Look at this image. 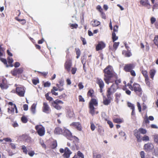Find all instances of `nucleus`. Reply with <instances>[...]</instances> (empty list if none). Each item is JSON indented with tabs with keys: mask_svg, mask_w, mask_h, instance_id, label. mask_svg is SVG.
Returning <instances> with one entry per match:
<instances>
[{
	"mask_svg": "<svg viewBox=\"0 0 158 158\" xmlns=\"http://www.w3.org/2000/svg\"><path fill=\"white\" fill-rule=\"evenodd\" d=\"M148 0H141L140 1V3L143 6H145L147 3Z\"/></svg>",
	"mask_w": 158,
	"mask_h": 158,
	"instance_id": "obj_35",
	"label": "nucleus"
},
{
	"mask_svg": "<svg viewBox=\"0 0 158 158\" xmlns=\"http://www.w3.org/2000/svg\"><path fill=\"white\" fill-rule=\"evenodd\" d=\"M0 60L2 62H3L6 65V66L7 67H8V65H7V61H6V60L5 59H3V58H0Z\"/></svg>",
	"mask_w": 158,
	"mask_h": 158,
	"instance_id": "obj_43",
	"label": "nucleus"
},
{
	"mask_svg": "<svg viewBox=\"0 0 158 158\" xmlns=\"http://www.w3.org/2000/svg\"><path fill=\"white\" fill-rule=\"evenodd\" d=\"M100 23L99 21L96 20H95L94 21L91 22L92 25L94 27H96L98 26L100 24Z\"/></svg>",
	"mask_w": 158,
	"mask_h": 158,
	"instance_id": "obj_19",
	"label": "nucleus"
},
{
	"mask_svg": "<svg viewBox=\"0 0 158 158\" xmlns=\"http://www.w3.org/2000/svg\"><path fill=\"white\" fill-rule=\"evenodd\" d=\"M97 82L99 85L100 88H103L104 86V84L103 81L102 79L98 78H97Z\"/></svg>",
	"mask_w": 158,
	"mask_h": 158,
	"instance_id": "obj_14",
	"label": "nucleus"
},
{
	"mask_svg": "<svg viewBox=\"0 0 158 158\" xmlns=\"http://www.w3.org/2000/svg\"><path fill=\"white\" fill-rule=\"evenodd\" d=\"M135 136L136 137L137 139V141L139 142H140L142 140V137L140 135V133L137 132V133H135Z\"/></svg>",
	"mask_w": 158,
	"mask_h": 158,
	"instance_id": "obj_16",
	"label": "nucleus"
},
{
	"mask_svg": "<svg viewBox=\"0 0 158 158\" xmlns=\"http://www.w3.org/2000/svg\"><path fill=\"white\" fill-rule=\"evenodd\" d=\"M28 154L30 156L32 157L35 154V152L33 151H31L28 152Z\"/></svg>",
	"mask_w": 158,
	"mask_h": 158,
	"instance_id": "obj_54",
	"label": "nucleus"
},
{
	"mask_svg": "<svg viewBox=\"0 0 158 158\" xmlns=\"http://www.w3.org/2000/svg\"><path fill=\"white\" fill-rule=\"evenodd\" d=\"M90 127L91 130L92 131H94L95 129V126L92 123H91V126Z\"/></svg>",
	"mask_w": 158,
	"mask_h": 158,
	"instance_id": "obj_47",
	"label": "nucleus"
},
{
	"mask_svg": "<svg viewBox=\"0 0 158 158\" xmlns=\"http://www.w3.org/2000/svg\"><path fill=\"white\" fill-rule=\"evenodd\" d=\"M36 107V105L35 104H33L31 106V111L33 114H35V113Z\"/></svg>",
	"mask_w": 158,
	"mask_h": 158,
	"instance_id": "obj_20",
	"label": "nucleus"
},
{
	"mask_svg": "<svg viewBox=\"0 0 158 158\" xmlns=\"http://www.w3.org/2000/svg\"><path fill=\"white\" fill-rule=\"evenodd\" d=\"M105 44L103 42H100L99 43L96 47V49L97 51L102 50V48L105 47Z\"/></svg>",
	"mask_w": 158,
	"mask_h": 158,
	"instance_id": "obj_11",
	"label": "nucleus"
},
{
	"mask_svg": "<svg viewBox=\"0 0 158 158\" xmlns=\"http://www.w3.org/2000/svg\"><path fill=\"white\" fill-rule=\"evenodd\" d=\"M74 114L73 112V111H68V115L70 117L73 116Z\"/></svg>",
	"mask_w": 158,
	"mask_h": 158,
	"instance_id": "obj_46",
	"label": "nucleus"
},
{
	"mask_svg": "<svg viewBox=\"0 0 158 158\" xmlns=\"http://www.w3.org/2000/svg\"><path fill=\"white\" fill-rule=\"evenodd\" d=\"M154 148L153 144L150 143L145 144L144 149L147 152H151Z\"/></svg>",
	"mask_w": 158,
	"mask_h": 158,
	"instance_id": "obj_7",
	"label": "nucleus"
},
{
	"mask_svg": "<svg viewBox=\"0 0 158 158\" xmlns=\"http://www.w3.org/2000/svg\"><path fill=\"white\" fill-rule=\"evenodd\" d=\"M35 128L37 130L38 134L40 136H43L44 135L45 128L41 125H36L35 127Z\"/></svg>",
	"mask_w": 158,
	"mask_h": 158,
	"instance_id": "obj_3",
	"label": "nucleus"
},
{
	"mask_svg": "<svg viewBox=\"0 0 158 158\" xmlns=\"http://www.w3.org/2000/svg\"><path fill=\"white\" fill-rule=\"evenodd\" d=\"M119 42H114L113 45V48L115 50H116L118 47L119 45Z\"/></svg>",
	"mask_w": 158,
	"mask_h": 158,
	"instance_id": "obj_29",
	"label": "nucleus"
},
{
	"mask_svg": "<svg viewBox=\"0 0 158 158\" xmlns=\"http://www.w3.org/2000/svg\"><path fill=\"white\" fill-rule=\"evenodd\" d=\"M46 99L49 101H51L53 99V98L49 96L48 93L46 94L45 95Z\"/></svg>",
	"mask_w": 158,
	"mask_h": 158,
	"instance_id": "obj_30",
	"label": "nucleus"
},
{
	"mask_svg": "<svg viewBox=\"0 0 158 158\" xmlns=\"http://www.w3.org/2000/svg\"><path fill=\"white\" fill-rule=\"evenodd\" d=\"M11 73L14 76H15L18 74L17 71V69H14L13 71L11 72Z\"/></svg>",
	"mask_w": 158,
	"mask_h": 158,
	"instance_id": "obj_34",
	"label": "nucleus"
},
{
	"mask_svg": "<svg viewBox=\"0 0 158 158\" xmlns=\"http://www.w3.org/2000/svg\"><path fill=\"white\" fill-rule=\"evenodd\" d=\"M22 121L24 123H26L27 121L26 118L24 116L22 117L21 118Z\"/></svg>",
	"mask_w": 158,
	"mask_h": 158,
	"instance_id": "obj_44",
	"label": "nucleus"
},
{
	"mask_svg": "<svg viewBox=\"0 0 158 158\" xmlns=\"http://www.w3.org/2000/svg\"><path fill=\"white\" fill-rule=\"evenodd\" d=\"M17 71L18 74L21 73L23 71V69L21 68L17 69Z\"/></svg>",
	"mask_w": 158,
	"mask_h": 158,
	"instance_id": "obj_59",
	"label": "nucleus"
},
{
	"mask_svg": "<svg viewBox=\"0 0 158 158\" xmlns=\"http://www.w3.org/2000/svg\"><path fill=\"white\" fill-rule=\"evenodd\" d=\"M112 38L113 41L114 42L118 39V37L116 36L115 33L114 32H113L112 33Z\"/></svg>",
	"mask_w": 158,
	"mask_h": 158,
	"instance_id": "obj_22",
	"label": "nucleus"
},
{
	"mask_svg": "<svg viewBox=\"0 0 158 158\" xmlns=\"http://www.w3.org/2000/svg\"><path fill=\"white\" fill-rule=\"evenodd\" d=\"M154 141L156 143L158 144V135H155L154 136Z\"/></svg>",
	"mask_w": 158,
	"mask_h": 158,
	"instance_id": "obj_36",
	"label": "nucleus"
},
{
	"mask_svg": "<svg viewBox=\"0 0 158 158\" xmlns=\"http://www.w3.org/2000/svg\"><path fill=\"white\" fill-rule=\"evenodd\" d=\"M90 108V113L93 115L94 114V106H89Z\"/></svg>",
	"mask_w": 158,
	"mask_h": 158,
	"instance_id": "obj_24",
	"label": "nucleus"
},
{
	"mask_svg": "<svg viewBox=\"0 0 158 158\" xmlns=\"http://www.w3.org/2000/svg\"><path fill=\"white\" fill-rule=\"evenodd\" d=\"M142 140L143 141H148L149 140V137L148 136L145 135L143 137H142Z\"/></svg>",
	"mask_w": 158,
	"mask_h": 158,
	"instance_id": "obj_38",
	"label": "nucleus"
},
{
	"mask_svg": "<svg viewBox=\"0 0 158 158\" xmlns=\"http://www.w3.org/2000/svg\"><path fill=\"white\" fill-rule=\"evenodd\" d=\"M8 62L9 64H11L13 62V59L10 57L8 58Z\"/></svg>",
	"mask_w": 158,
	"mask_h": 158,
	"instance_id": "obj_50",
	"label": "nucleus"
},
{
	"mask_svg": "<svg viewBox=\"0 0 158 158\" xmlns=\"http://www.w3.org/2000/svg\"><path fill=\"white\" fill-rule=\"evenodd\" d=\"M79 99L80 102H84L85 101L84 98L81 95L79 96Z\"/></svg>",
	"mask_w": 158,
	"mask_h": 158,
	"instance_id": "obj_49",
	"label": "nucleus"
},
{
	"mask_svg": "<svg viewBox=\"0 0 158 158\" xmlns=\"http://www.w3.org/2000/svg\"><path fill=\"white\" fill-rule=\"evenodd\" d=\"M104 80L107 84H109V81L111 78L115 76V73L112 67L110 66H108L104 69Z\"/></svg>",
	"mask_w": 158,
	"mask_h": 158,
	"instance_id": "obj_1",
	"label": "nucleus"
},
{
	"mask_svg": "<svg viewBox=\"0 0 158 158\" xmlns=\"http://www.w3.org/2000/svg\"><path fill=\"white\" fill-rule=\"evenodd\" d=\"M63 130H62L59 127H56L54 131V132L56 134H60L61 133H63Z\"/></svg>",
	"mask_w": 158,
	"mask_h": 158,
	"instance_id": "obj_17",
	"label": "nucleus"
},
{
	"mask_svg": "<svg viewBox=\"0 0 158 158\" xmlns=\"http://www.w3.org/2000/svg\"><path fill=\"white\" fill-rule=\"evenodd\" d=\"M117 89V85L114 84H113L107 90V97L109 98V97L111 94H113L115 91Z\"/></svg>",
	"mask_w": 158,
	"mask_h": 158,
	"instance_id": "obj_4",
	"label": "nucleus"
},
{
	"mask_svg": "<svg viewBox=\"0 0 158 158\" xmlns=\"http://www.w3.org/2000/svg\"><path fill=\"white\" fill-rule=\"evenodd\" d=\"M77 70V68H72L71 72L73 74H74L76 73V71Z\"/></svg>",
	"mask_w": 158,
	"mask_h": 158,
	"instance_id": "obj_53",
	"label": "nucleus"
},
{
	"mask_svg": "<svg viewBox=\"0 0 158 158\" xmlns=\"http://www.w3.org/2000/svg\"><path fill=\"white\" fill-rule=\"evenodd\" d=\"M60 152L62 153L64 152V154L63 156L65 158H69L70 155L72 153V152L67 148H65L64 150L63 149L60 148Z\"/></svg>",
	"mask_w": 158,
	"mask_h": 158,
	"instance_id": "obj_5",
	"label": "nucleus"
},
{
	"mask_svg": "<svg viewBox=\"0 0 158 158\" xmlns=\"http://www.w3.org/2000/svg\"><path fill=\"white\" fill-rule=\"evenodd\" d=\"M135 67L134 65L133 64H126L124 67V70L127 72H129Z\"/></svg>",
	"mask_w": 158,
	"mask_h": 158,
	"instance_id": "obj_9",
	"label": "nucleus"
},
{
	"mask_svg": "<svg viewBox=\"0 0 158 158\" xmlns=\"http://www.w3.org/2000/svg\"><path fill=\"white\" fill-rule=\"evenodd\" d=\"M24 110H27L28 109V105L27 104H25L23 106Z\"/></svg>",
	"mask_w": 158,
	"mask_h": 158,
	"instance_id": "obj_62",
	"label": "nucleus"
},
{
	"mask_svg": "<svg viewBox=\"0 0 158 158\" xmlns=\"http://www.w3.org/2000/svg\"><path fill=\"white\" fill-rule=\"evenodd\" d=\"M71 27H72V29H73L74 28H77V25L75 24H72L71 25Z\"/></svg>",
	"mask_w": 158,
	"mask_h": 158,
	"instance_id": "obj_60",
	"label": "nucleus"
},
{
	"mask_svg": "<svg viewBox=\"0 0 158 158\" xmlns=\"http://www.w3.org/2000/svg\"><path fill=\"white\" fill-rule=\"evenodd\" d=\"M137 106H138V109L139 110V112H141V106L140 105V103L139 102H137Z\"/></svg>",
	"mask_w": 158,
	"mask_h": 158,
	"instance_id": "obj_61",
	"label": "nucleus"
},
{
	"mask_svg": "<svg viewBox=\"0 0 158 158\" xmlns=\"http://www.w3.org/2000/svg\"><path fill=\"white\" fill-rule=\"evenodd\" d=\"M71 125L75 127L79 131H81V126L79 123L73 122L71 124Z\"/></svg>",
	"mask_w": 158,
	"mask_h": 158,
	"instance_id": "obj_12",
	"label": "nucleus"
},
{
	"mask_svg": "<svg viewBox=\"0 0 158 158\" xmlns=\"http://www.w3.org/2000/svg\"><path fill=\"white\" fill-rule=\"evenodd\" d=\"M22 150H23V152L26 154L27 153V150L26 147L24 146H23L22 147Z\"/></svg>",
	"mask_w": 158,
	"mask_h": 158,
	"instance_id": "obj_39",
	"label": "nucleus"
},
{
	"mask_svg": "<svg viewBox=\"0 0 158 158\" xmlns=\"http://www.w3.org/2000/svg\"><path fill=\"white\" fill-rule=\"evenodd\" d=\"M63 102L61 100L57 99L52 103V106L57 110H60L62 108V106L60 104H63Z\"/></svg>",
	"mask_w": 158,
	"mask_h": 158,
	"instance_id": "obj_2",
	"label": "nucleus"
},
{
	"mask_svg": "<svg viewBox=\"0 0 158 158\" xmlns=\"http://www.w3.org/2000/svg\"><path fill=\"white\" fill-rule=\"evenodd\" d=\"M4 52V49L0 45V57L3 55Z\"/></svg>",
	"mask_w": 158,
	"mask_h": 158,
	"instance_id": "obj_40",
	"label": "nucleus"
},
{
	"mask_svg": "<svg viewBox=\"0 0 158 158\" xmlns=\"http://www.w3.org/2000/svg\"><path fill=\"white\" fill-rule=\"evenodd\" d=\"M127 106L131 108V109H135V107L134 105L130 102H127Z\"/></svg>",
	"mask_w": 158,
	"mask_h": 158,
	"instance_id": "obj_32",
	"label": "nucleus"
},
{
	"mask_svg": "<svg viewBox=\"0 0 158 158\" xmlns=\"http://www.w3.org/2000/svg\"><path fill=\"white\" fill-rule=\"evenodd\" d=\"M130 73L131 75L133 76H135L136 75L135 73V71L133 70H131L130 71Z\"/></svg>",
	"mask_w": 158,
	"mask_h": 158,
	"instance_id": "obj_55",
	"label": "nucleus"
},
{
	"mask_svg": "<svg viewBox=\"0 0 158 158\" xmlns=\"http://www.w3.org/2000/svg\"><path fill=\"white\" fill-rule=\"evenodd\" d=\"M101 155L99 154H97L95 152H93V158H100Z\"/></svg>",
	"mask_w": 158,
	"mask_h": 158,
	"instance_id": "obj_27",
	"label": "nucleus"
},
{
	"mask_svg": "<svg viewBox=\"0 0 158 158\" xmlns=\"http://www.w3.org/2000/svg\"><path fill=\"white\" fill-rule=\"evenodd\" d=\"M72 66V62L71 60H66L64 64L65 69L69 72L70 70V68Z\"/></svg>",
	"mask_w": 158,
	"mask_h": 158,
	"instance_id": "obj_8",
	"label": "nucleus"
},
{
	"mask_svg": "<svg viewBox=\"0 0 158 158\" xmlns=\"http://www.w3.org/2000/svg\"><path fill=\"white\" fill-rule=\"evenodd\" d=\"M50 110V108L49 106L47 103L44 102L43 103V111L44 112L48 113V111Z\"/></svg>",
	"mask_w": 158,
	"mask_h": 158,
	"instance_id": "obj_13",
	"label": "nucleus"
},
{
	"mask_svg": "<svg viewBox=\"0 0 158 158\" xmlns=\"http://www.w3.org/2000/svg\"><path fill=\"white\" fill-rule=\"evenodd\" d=\"M154 42L156 45L158 46V35L155 36L154 40Z\"/></svg>",
	"mask_w": 158,
	"mask_h": 158,
	"instance_id": "obj_26",
	"label": "nucleus"
},
{
	"mask_svg": "<svg viewBox=\"0 0 158 158\" xmlns=\"http://www.w3.org/2000/svg\"><path fill=\"white\" fill-rule=\"evenodd\" d=\"M78 86L79 87V88L81 89H83L84 87L83 85H82L81 82H80L79 83Z\"/></svg>",
	"mask_w": 158,
	"mask_h": 158,
	"instance_id": "obj_56",
	"label": "nucleus"
},
{
	"mask_svg": "<svg viewBox=\"0 0 158 158\" xmlns=\"http://www.w3.org/2000/svg\"><path fill=\"white\" fill-rule=\"evenodd\" d=\"M156 19L154 17H152L151 19V23L152 24H153L156 21Z\"/></svg>",
	"mask_w": 158,
	"mask_h": 158,
	"instance_id": "obj_58",
	"label": "nucleus"
},
{
	"mask_svg": "<svg viewBox=\"0 0 158 158\" xmlns=\"http://www.w3.org/2000/svg\"><path fill=\"white\" fill-rule=\"evenodd\" d=\"M156 72V71L154 69H152L150 70V75L151 78L153 79L154 77V76L155 74V73Z\"/></svg>",
	"mask_w": 158,
	"mask_h": 158,
	"instance_id": "obj_21",
	"label": "nucleus"
},
{
	"mask_svg": "<svg viewBox=\"0 0 158 158\" xmlns=\"http://www.w3.org/2000/svg\"><path fill=\"white\" fill-rule=\"evenodd\" d=\"M134 90L136 92H140L141 91V89L140 85L137 83H135L134 84Z\"/></svg>",
	"mask_w": 158,
	"mask_h": 158,
	"instance_id": "obj_10",
	"label": "nucleus"
},
{
	"mask_svg": "<svg viewBox=\"0 0 158 158\" xmlns=\"http://www.w3.org/2000/svg\"><path fill=\"white\" fill-rule=\"evenodd\" d=\"M154 153L155 155L157 156L158 155V149H155L154 150Z\"/></svg>",
	"mask_w": 158,
	"mask_h": 158,
	"instance_id": "obj_63",
	"label": "nucleus"
},
{
	"mask_svg": "<svg viewBox=\"0 0 158 158\" xmlns=\"http://www.w3.org/2000/svg\"><path fill=\"white\" fill-rule=\"evenodd\" d=\"M144 121L146 123H149L148 116H146V118L144 119Z\"/></svg>",
	"mask_w": 158,
	"mask_h": 158,
	"instance_id": "obj_64",
	"label": "nucleus"
},
{
	"mask_svg": "<svg viewBox=\"0 0 158 158\" xmlns=\"http://www.w3.org/2000/svg\"><path fill=\"white\" fill-rule=\"evenodd\" d=\"M139 132L143 134H144L146 133L147 131L146 130L140 128L139 129Z\"/></svg>",
	"mask_w": 158,
	"mask_h": 158,
	"instance_id": "obj_28",
	"label": "nucleus"
},
{
	"mask_svg": "<svg viewBox=\"0 0 158 158\" xmlns=\"http://www.w3.org/2000/svg\"><path fill=\"white\" fill-rule=\"evenodd\" d=\"M16 93L20 97H23L25 90L23 87H17L16 88Z\"/></svg>",
	"mask_w": 158,
	"mask_h": 158,
	"instance_id": "obj_6",
	"label": "nucleus"
},
{
	"mask_svg": "<svg viewBox=\"0 0 158 158\" xmlns=\"http://www.w3.org/2000/svg\"><path fill=\"white\" fill-rule=\"evenodd\" d=\"M114 121L116 123H120L122 122V121L119 118H116L114 119Z\"/></svg>",
	"mask_w": 158,
	"mask_h": 158,
	"instance_id": "obj_33",
	"label": "nucleus"
},
{
	"mask_svg": "<svg viewBox=\"0 0 158 158\" xmlns=\"http://www.w3.org/2000/svg\"><path fill=\"white\" fill-rule=\"evenodd\" d=\"M98 104L97 100L95 99H92L89 102V106H94V105L96 106Z\"/></svg>",
	"mask_w": 158,
	"mask_h": 158,
	"instance_id": "obj_18",
	"label": "nucleus"
},
{
	"mask_svg": "<svg viewBox=\"0 0 158 158\" xmlns=\"http://www.w3.org/2000/svg\"><path fill=\"white\" fill-rule=\"evenodd\" d=\"M76 53L77 55V56H76V58L77 59H78L80 56L81 54V52L80 50L79 49H76Z\"/></svg>",
	"mask_w": 158,
	"mask_h": 158,
	"instance_id": "obj_31",
	"label": "nucleus"
},
{
	"mask_svg": "<svg viewBox=\"0 0 158 158\" xmlns=\"http://www.w3.org/2000/svg\"><path fill=\"white\" fill-rule=\"evenodd\" d=\"M57 146V142L56 141H54L52 143L51 146V148L52 149H54Z\"/></svg>",
	"mask_w": 158,
	"mask_h": 158,
	"instance_id": "obj_25",
	"label": "nucleus"
},
{
	"mask_svg": "<svg viewBox=\"0 0 158 158\" xmlns=\"http://www.w3.org/2000/svg\"><path fill=\"white\" fill-rule=\"evenodd\" d=\"M107 123L109 125V126L110 128H112L113 127V125L112 123L110 121H107Z\"/></svg>",
	"mask_w": 158,
	"mask_h": 158,
	"instance_id": "obj_51",
	"label": "nucleus"
},
{
	"mask_svg": "<svg viewBox=\"0 0 158 158\" xmlns=\"http://www.w3.org/2000/svg\"><path fill=\"white\" fill-rule=\"evenodd\" d=\"M81 40L82 41V42H83V45H85L86 44V40L85 38H83L82 37H81Z\"/></svg>",
	"mask_w": 158,
	"mask_h": 158,
	"instance_id": "obj_57",
	"label": "nucleus"
},
{
	"mask_svg": "<svg viewBox=\"0 0 158 158\" xmlns=\"http://www.w3.org/2000/svg\"><path fill=\"white\" fill-rule=\"evenodd\" d=\"M59 84H56V86L59 88H60L61 87L63 86L64 84V81L62 80H60L59 81Z\"/></svg>",
	"mask_w": 158,
	"mask_h": 158,
	"instance_id": "obj_23",
	"label": "nucleus"
},
{
	"mask_svg": "<svg viewBox=\"0 0 158 158\" xmlns=\"http://www.w3.org/2000/svg\"><path fill=\"white\" fill-rule=\"evenodd\" d=\"M44 86L45 87H49L50 86L51 84L49 82H47L44 84Z\"/></svg>",
	"mask_w": 158,
	"mask_h": 158,
	"instance_id": "obj_52",
	"label": "nucleus"
},
{
	"mask_svg": "<svg viewBox=\"0 0 158 158\" xmlns=\"http://www.w3.org/2000/svg\"><path fill=\"white\" fill-rule=\"evenodd\" d=\"M77 155L79 157H81V158H84V156L83 154L80 152V151H78L77 152Z\"/></svg>",
	"mask_w": 158,
	"mask_h": 158,
	"instance_id": "obj_41",
	"label": "nucleus"
},
{
	"mask_svg": "<svg viewBox=\"0 0 158 158\" xmlns=\"http://www.w3.org/2000/svg\"><path fill=\"white\" fill-rule=\"evenodd\" d=\"M103 102L104 105H107L110 103V101L108 99H105L103 101Z\"/></svg>",
	"mask_w": 158,
	"mask_h": 158,
	"instance_id": "obj_42",
	"label": "nucleus"
},
{
	"mask_svg": "<svg viewBox=\"0 0 158 158\" xmlns=\"http://www.w3.org/2000/svg\"><path fill=\"white\" fill-rule=\"evenodd\" d=\"M121 94L119 93H117L116 94V98L117 99H118L121 96Z\"/></svg>",
	"mask_w": 158,
	"mask_h": 158,
	"instance_id": "obj_48",
	"label": "nucleus"
},
{
	"mask_svg": "<svg viewBox=\"0 0 158 158\" xmlns=\"http://www.w3.org/2000/svg\"><path fill=\"white\" fill-rule=\"evenodd\" d=\"M6 85L4 84H0V87L2 89H6Z\"/></svg>",
	"mask_w": 158,
	"mask_h": 158,
	"instance_id": "obj_45",
	"label": "nucleus"
},
{
	"mask_svg": "<svg viewBox=\"0 0 158 158\" xmlns=\"http://www.w3.org/2000/svg\"><path fill=\"white\" fill-rule=\"evenodd\" d=\"M64 135L68 137H70L72 135V134L71 132L68 129L64 128L63 129V132Z\"/></svg>",
	"mask_w": 158,
	"mask_h": 158,
	"instance_id": "obj_15",
	"label": "nucleus"
},
{
	"mask_svg": "<svg viewBox=\"0 0 158 158\" xmlns=\"http://www.w3.org/2000/svg\"><path fill=\"white\" fill-rule=\"evenodd\" d=\"M142 73L143 75V76L145 77V78H146V79L147 80L148 76L147 74V72L146 71H142Z\"/></svg>",
	"mask_w": 158,
	"mask_h": 158,
	"instance_id": "obj_37",
	"label": "nucleus"
}]
</instances>
